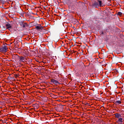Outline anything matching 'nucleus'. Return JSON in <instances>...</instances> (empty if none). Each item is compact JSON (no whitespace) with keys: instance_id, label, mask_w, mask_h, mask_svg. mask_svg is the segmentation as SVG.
I'll return each instance as SVG.
<instances>
[{"instance_id":"f257e3e1","label":"nucleus","mask_w":124,"mask_h":124,"mask_svg":"<svg viewBox=\"0 0 124 124\" xmlns=\"http://www.w3.org/2000/svg\"><path fill=\"white\" fill-rule=\"evenodd\" d=\"M18 24H19V26H20L21 28H26V27H29L28 23L24 22V21L22 20H20L18 22Z\"/></svg>"},{"instance_id":"f03ea898","label":"nucleus","mask_w":124,"mask_h":124,"mask_svg":"<svg viewBox=\"0 0 124 124\" xmlns=\"http://www.w3.org/2000/svg\"><path fill=\"white\" fill-rule=\"evenodd\" d=\"M7 46H4L1 47H0V52H1V53H3V52H6L7 51Z\"/></svg>"},{"instance_id":"7ed1b4c3","label":"nucleus","mask_w":124,"mask_h":124,"mask_svg":"<svg viewBox=\"0 0 124 124\" xmlns=\"http://www.w3.org/2000/svg\"><path fill=\"white\" fill-rule=\"evenodd\" d=\"M92 6L93 7H95L96 8L99 7V4H98V1H94V2L92 3Z\"/></svg>"},{"instance_id":"20e7f679","label":"nucleus","mask_w":124,"mask_h":124,"mask_svg":"<svg viewBox=\"0 0 124 124\" xmlns=\"http://www.w3.org/2000/svg\"><path fill=\"white\" fill-rule=\"evenodd\" d=\"M51 83H53V84H54V85H58V84H60V82H59V81L52 78L50 79Z\"/></svg>"},{"instance_id":"39448f33","label":"nucleus","mask_w":124,"mask_h":124,"mask_svg":"<svg viewBox=\"0 0 124 124\" xmlns=\"http://www.w3.org/2000/svg\"><path fill=\"white\" fill-rule=\"evenodd\" d=\"M35 29L36 30H37V31H42L43 30V27H42V26H41L40 24L36 26L35 27Z\"/></svg>"},{"instance_id":"423d86ee","label":"nucleus","mask_w":124,"mask_h":124,"mask_svg":"<svg viewBox=\"0 0 124 124\" xmlns=\"http://www.w3.org/2000/svg\"><path fill=\"white\" fill-rule=\"evenodd\" d=\"M6 27L7 28V30H10V29H11L12 28V26H11V24L8 22H6L5 24Z\"/></svg>"},{"instance_id":"0eeeda50","label":"nucleus","mask_w":124,"mask_h":124,"mask_svg":"<svg viewBox=\"0 0 124 124\" xmlns=\"http://www.w3.org/2000/svg\"><path fill=\"white\" fill-rule=\"evenodd\" d=\"M18 58H19V62H24V61H25V57L23 56H20Z\"/></svg>"},{"instance_id":"6e6552de","label":"nucleus","mask_w":124,"mask_h":124,"mask_svg":"<svg viewBox=\"0 0 124 124\" xmlns=\"http://www.w3.org/2000/svg\"><path fill=\"white\" fill-rule=\"evenodd\" d=\"M0 28L2 29V31H6L7 29L5 28V26H3V25H0Z\"/></svg>"},{"instance_id":"1a4fd4ad","label":"nucleus","mask_w":124,"mask_h":124,"mask_svg":"<svg viewBox=\"0 0 124 124\" xmlns=\"http://www.w3.org/2000/svg\"><path fill=\"white\" fill-rule=\"evenodd\" d=\"M116 118H117V119H119V118H121L122 117V115L120 114L119 113H116L115 114Z\"/></svg>"},{"instance_id":"9d476101","label":"nucleus","mask_w":124,"mask_h":124,"mask_svg":"<svg viewBox=\"0 0 124 124\" xmlns=\"http://www.w3.org/2000/svg\"><path fill=\"white\" fill-rule=\"evenodd\" d=\"M99 6H101L102 5V1L100 0H97Z\"/></svg>"},{"instance_id":"9b49d317","label":"nucleus","mask_w":124,"mask_h":124,"mask_svg":"<svg viewBox=\"0 0 124 124\" xmlns=\"http://www.w3.org/2000/svg\"><path fill=\"white\" fill-rule=\"evenodd\" d=\"M117 123H118V124L123 123V118H119L118 120L117 121Z\"/></svg>"},{"instance_id":"f8f14e48","label":"nucleus","mask_w":124,"mask_h":124,"mask_svg":"<svg viewBox=\"0 0 124 124\" xmlns=\"http://www.w3.org/2000/svg\"><path fill=\"white\" fill-rule=\"evenodd\" d=\"M115 104H121L122 103V102L120 100H118L115 102Z\"/></svg>"},{"instance_id":"ddd939ff","label":"nucleus","mask_w":124,"mask_h":124,"mask_svg":"<svg viewBox=\"0 0 124 124\" xmlns=\"http://www.w3.org/2000/svg\"><path fill=\"white\" fill-rule=\"evenodd\" d=\"M117 15H118V16H122V15H123V13H122L121 12H118L117 13Z\"/></svg>"},{"instance_id":"4468645a","label":"nucleus","mask_w":124,"mask_h":124,"mask_svg":"<svg viewBox=\"0 0 124 124\" xmlns=\"http://www.w3.org/2000/svg\"><path fill=\"white\" fill-rule=\"evenodd\" d=\"M102 31H103V32H104V35H105V33H106V31L108 32V30L106 29V30H104Z\"/></svg>"},{"instance_id":"2eb2a0df","label":"nucleus","mask_w":124,"mask_h":124,"mask_svg":"<svg viewBox=\"0 0 124 124\" xmlns=\"http://www.w3.org/2000/svg\"><path fill=\"white\" fill-rule=\"evenodd\" d=\"M19 76V74H15V77L17 78V77H18Z\"/></svg>"},{"instance_id":"dca6fc26","label":"nucleus","mask_w":124,"mask_h":124,"mask_svg":"<svg viewBox=\"0 0 124 124\" xmlns=\"http://www.w3.org/2000/svg\"><path fill=\"white\" fill-rule=\"evenodd\" d=\"M100 34H104V32H103V31L100 32Z\"/></svg>"},{"instance_id":"f3484780","label":"nucleus","mask_w":124,"mask_h":124,"mask_svg":"<svg viewBox=\"0 0 124 124\" xmlns=\"http://www.w3.org/2000/svg\"><path fill=\"white\" fill-rule=\"evenodd\" d=\"M16 44H18V41H16Z\"/></svg>"},{"instance_id":"a211bd4d","label":"nucleus","mask_w":124,"mask_h":124,"mask_svg":"<svg viewBox=\"0 0 124 124\" xmlns=\"http://www.w3.org/2000/svg\"><path fill=\"white\" fill-rule=\"evenodd\" d=\"M118 99H119V100H120V101L121 100V98H119Z\"/></svg>"}]
</instances>
